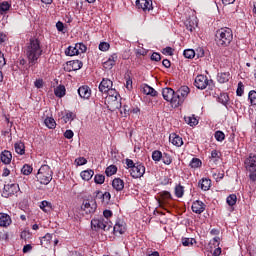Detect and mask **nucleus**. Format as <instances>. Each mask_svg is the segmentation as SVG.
<instances>
[{"label": "nucleus", "mask_w": 256, "mask_h": 256, "mask_svg": "<svg viewBox=\"0 0 256 256\" xmlns=\"http://www.w3.org/2000/svg\"><path fill=\"white\" fill-rule=\"evenodd\" d=\"M245 169L250 173H256V155L251 154L244 161Z\"/></svg>", "instance_id": "9b49d317"}, {"label": "nucleus", "mask_w": 256, "mask_h": 256, "mask_svg": "<svg viewBox=\"0 0 256 256\" xmlns=\"http://www.w3.org/2000/svg\"><path fill=\"white\" fill-rule=\"evenodd\" d=\"M218 101L219 103H222V105H227V103H229V95L225 93L220 94V96L218 97Z\"/></svg>", "instance_id": "13d9d810"}, {"label": "nucleus", "mask_w": 256, "mask_h": 256, "mask_svg": "<svg viewBox=\"0 0 256 256\" xmlns=\"http://www.w3.org/2000/svg\"><path fill=\"white\" fill-rule=\"evenodd\" d=\"M65 54L68 55L69 57H75V55H79L77 52L76 46H69L67 50L65 51Z\"/></svg>", "instance_id": "79ce46f5"}, {"label": "nucleus", "mask_w": 256, "mask_h": 256, "mask_svg": "<svg viewBox=\"0 0 256 256\" xmlns=\"http://www.w3.org/2000/svg\"><path fill=\"white\" fill-rule=\"evenodd\" d=\"M20 188H19V184H6L4 185V189L2 192V196L3 197H12V195H17V193H19Z\"/></svg>", "instance_id": "0eeeda50"}, {"label": "nucleus", "mask_w": 256, "mask_h": 256, "mask_svg": "<svg viewBox=\"0 0 256 256\" xmlns=\"http://www.w3.org/2000/svg\"><path fill=\"white\" fill-rule=\"evenodd\" d=\"M83 67V62L80 60H71L66 63L64 67L65 71L71 73V71H79Z\"/></svg>", "instance_id": "9d476101"}, {"label": "nucleus", "mask_w": 256, "mask_h": 256, "mask_svg": "<svg viewBox=\"0 0 256 256\" xmlns=\"http://www.w3.org/2000/svg\"><path fill=\"white\" fill-rule=\"evenodd\" d=\"M94 175H95V172L91 169L84 170L80 173V176L83 179V181H91Z\"/></svg>", "instance_id": "7c9ffc66"}, {"label": "nucleus", "mask_w": 256, "mask_h": 256, "mask_svg": "<svg viewBox=\"0 0 256 256\" xmlns=\"http://www.w3.org/2000/svg\"><path fill=\"white\" fill-rule=\"evenodd\" d=\"M11 223V216L6 213H0V227H9Z\"/></svg>", "instance_id": "393cba45"}, {"label": "nucleus", "mask_w": 256, "mask_h": 256, "mask_svg": "<svg viewBox=\"0 0 256 256\" xmlns=\"http://www.w3.org/2000/svg\"><path fill=\"white\" fill-rule=\"evenodd\" d=\"M74 46L76 47L78 55H81V53H85V51H87V46L83 43H76Z\"/></svg>", "instance_id": "09e8293b"}, {"label": "nucleus", "mask_w": 256, "mask_h": 256, "mask_svg": "<svg viewBox=\"0 0 256 256\" xmlns=\"http://www.w3.org/2000/svg\"><path fill=\"white\" fill-rule=\"evenodd\" d=\"M105 173L107 175V177H111L113 175H115V173H117V166L115 165H110L106 168Z\"/></svg>", "instance_id": "c03bdc74"}, {"label": "nucleus", "mask_w": 256, "mask_h": 256, "mask_svg": "<svg viewBox=\"0 0 256 256\" xmlns=\"http://www.w3.org/2000/svg\"><path fill=\"white\" fill-rule=\"evenodd\" d=\"M229 79H231L230 72H220L217 74L218 83H228Z\"/></svg>", "instance_id": "a878e982"}, {"label": "nucleus", "mask_w": 256, "mask_h": 256, "mask_svg": "<svg viewBox=\"0 0 256 256\" xmlns=\"http://www.w3.org/2000/svg\"><path fill=\"white\" fill-rule=\"evenodd\" d=\"M81 210L86 213V215H92L97 210V202L95 200H84L81 205Z\"/></svg>", "instance_id": "423d86ee"}, {"label": "nucleus", "mask_w": 256, "mask_h": 256, "mask_svg": "<svg viewBox=\"0 0 256 256\" xmlns=\"http://www.w3.org/2000/svg\"><path fill=\"white\" fill-rule=\"evenodd\" d=\"M33 237V234L29 230H24L20 234V238L24 241H29Z\"/></svg>", "instance_id": "603ef678"}, {"label": "nucleus", "mask_w": 256, "mask_h": 256, "mask_svg": "<svg viewBox=\"0 0 256 256\" xmlns=\"http://www.w3.org/2000/svg\"><path fill=\"white\" fill-rule=\"evenodd\" d=\"M75 119V115L73 112H67L63 117L62 121L63 123H69V121H73Z\"/></svg>", "instance_id": "3c124183"}, {"label": "nucleus", "mask_w": 256, "mask_h": 256, "mask_svg": "<svg viewBox=\"0 0 256 256\" xmlns=\"http://www.w3.org/2000/svg\"><path fill=\"white\" fill-rule=\"evenodd\" d=\"M248 100L250 101V105L255 106L256 105V91L251 90L248 93Z\"/></svg>", "instance_id": "de8ad7c7"}, {"label": "nucleus", "mask_w": 256, "mask_h": 256, "mask_svg": "<svg viewBox=\"0 0 256 256\" xmlns=\"http://www.w3.org/2000/svg\"><path fill=\"white\" fill-rule=\"evenodd\" d=\"M131 109H129L128 105H123V107L120 110L121 115H124V117H127V115L130 114Z\"/></svg>", "instance_id": "680f3d73"}, {"label": "nucleus", "mask_w": 256, "mask_h": 256, "mask_svg": "<svg viewBox=\"0 0 256 256\" xmlns=\"http://www.w3.org/2000/svg\"><path fill=\"white\" fill-rule=\"evenodd\" d=\"M162 97L163 99H165V101L170 103V105L174 107V109H176V107H179V104L181 103L179 96H177L175 90H173L172 88H164L162 90Z\"/></svg>", "instance_id": "20e7f679"}, {"label": "nucleus", "mask_w": 256, "mask_h": 256, "mask_svg": "<svg viewBox=\"0 0 256 256\" xmlns=\"http://www.w3.org/2000/svg\"><path fill=\"white\" fill-rule=\"evenodd\" d=\"M14 149H15V152L18 155H25V143H23V142H16L14 144Z\"/></svg>", "instance_id": "473e14b6"}, {"label": "nucleus", "mask_w": 256, "mask_h": 256, "mask_svg": "<svg viewBox=\"0 0 256 256\" xmlns=\"http://www.w3.org/2000/svg\"><path fill=\"white\" fill-rule=\"evenodd\" d=\"M0 161L4 165H11V161H13V154L9 150H4L0 154Z\"/></svg>", "instance_id": "f3484780"}, {"label": "nucleus", "mask_w": 256, "mask_h": 256, "mask_svg": "<svg viewBox=\"0 0 256 256\" xmlns=\"http://www.w3.org/2000/svg\"><path fill=\"white\" fill-rule=\"evenodd\" d=\"M215 41L218 47H229L233 41V30L229 27L218 29L215 34Z\"/></svg>", "instance_id": "f03ea898"}, {"label": "nucleus", "mask_w": 256, "mask_h": 256, "mask_svg": "<svg viewBox=\"0 0 256 256\" xmlns=\"http://www.w3.org/2000/svg\"><path fill=\"white\" fill-rule=\"evenodd\" d=\"M186 59H193L195 57V50L193 49H186L183 53Z\"/></svg>", "instance_id": "4d7b16f0"}, {"label": "nucleus", "mask_w": 256, "mask_h": 256, "mask_svg": "<svg viewBox=\"0 0 256 256\" xmlns=\"http://www.w3.org/2000/svg\"><path fill=\"white\" fill-rule=\"evenodd\" d=\"M75 163H77L78 166L87 165V159L84 157H79L75 160Z\"/></svg>", "instance_id": "0e129e2a"}, {"label": "nucleus", "mask_w": 256, "mask_h": 256, "mask_svg": "<svg viewBox=\"0 0 256 256\" xmlns=\"http://www.w3.org/2000/svg\"><path fill=\"white\" fill-rule=\"evenodd\" d=\"M163 55H173V48L166 47L162 50Z\"/></svg>", "instance_id": "69168bd1"}, {"label": "nucleus", "mask_w": 256, "mask_h": 256, "mask_svg": "<svg viewBox=\"0 0 256 256\" xmlns=\"http://www.w3.org/2000/svg\"><path fill=\"white\" fill-rule=\"evenodd\" d=\"M142 93H144V95H150V97H157L158 93L156 92V90L153 89V87L144 84L142 86Z\"/></svg>", "instance_id": "bb28decb"}, {"label": "nucleus", "mask_w": 256, "mask_h": 256, "mask_svg": "<svg viewBox=\"0 0 256 256\" xmlns=\"http://www.w3.org/2000/svg\"><path fill=\"white\" fill-rule=\"evenodd\" d=\"M201 165H203V162H201V159H199V158H193L189 164L191 169H199V167H201Z\"/></svg>", "instance_id": "ea45409f"}, {"label": "nucleus", "mask_w": 256, "mask_h": 256, "mask_svg": "<svg viewBox=\"0 0 256 256\" xmlns=\"http://www.w3.org/2000/svg\"><path fill=\"white\" fill-rule=\"evenodd\" d=\"M184 121L187 125H190V127H195V125L199 124V120H197L195 116H185Z\"/></svg>", "instance_id": "72a5a7b5"}, {"label": "nucleus", "mask_w": 256, "mask_h": 256, "mask_svg": "<svg viewBox=\"0 0 256 256\" xmlns=\"http://www.w3.org/2000/svg\"><path fill=\"white\" fill-rule=\"evenodd\" d=\"M226 203L229 205V207H233L234 205H236L237 204V195L230 194L226 199Z\"/></svg>", "instance_id": "a19ab883"}, {"label": "nucleus", "mask_w": 256, "mask_h": 256, "mask_svg": "<svg viewBox=\"0 0 256 256\" xmlns=\"http://www.w3.org/2000/svg\"><path fill=\"white\" fill-rule=\"evenodd\" d=\"M39 207L42 209V211H44V213H51V211H53V204L47 200H43Z\"/></svg>", "instance_id": "c85d7f7f"}, {"label": "nucleus", "mask_w": 256, "mask_h": 256, "mask_svg": "<svg viewBox=\"0 0 256 256\" xmlns=\"http://www.w3.org/2000/svg\"><path fill=\"white\" fill-rule=\"evenodd\" d=\"M106 93L108 94V96L106 97V101H113L114 105L118 107L119 102L117 101V90L110 88L109 91H106Z\"/></svg>", "instance_id": "b1692460"}, {"label": "nucleus", "mask_w": 256, "mask_h": 256, "mask_svg": "<svg viewBox=\"0 0 256 256\" xmlns=\"http://www.w3.org/2000/svg\"><path fill=\"white\" fill-rule=\"evenodd\" d=\"M118 59H119V56L117 55V53H113L112 55L109 56L107 60H104L102 62L103 68L108 70L113 69Z\"/></svg>", "instance_id": "4468645a"}, {"label": "nucleus", "mask_w": 256, "mask_h": 256, "mask_svg": "<svg viewBox=\"0 0 256 256\" xmlns=\"http://www.w3.org/2000/svg\"><path fill=\"white\" fill-rule=\"evenodd\" d=\"M127 231L125 222L118 220L114 225V235H123Z\"/></svg>", "instance_id": "6ab92c4d"}, {"label": "nucleus", "mask_w": 256, "mask_h": 256, "mask_svg": "<svg viewBox=\"0 0 256 256\" xmlns=\"http://www.w3.org/2000/svg\"><path fill=\"white\" fill-rule=\"evenodd\" d=\"M130 115L133 117H139V115H141V109H139V107L132 108L130 110Z\"/></svg>", "instance_id": "e2e57ef3"}, {"label": "nucleus", "mask_w": 256, "mask_h": 256, "mask_svg": "<svg viewBox=\"0 0 256 256\" xmlns=\"http://www.w3.org/2000/svg\"><path fill=\"white\" fill-rule=\"evenodd\" d=\"M111 88H113V81L108 78H103L99 85V91L101 93H107Z\"/></svg>", "instance_id": "a211bd4d"}, {"label": "nucleus", "mask_w": 256, "mask_h": 256, "mask_svg": "<svg viewBox=\"0 0 256 256\" xmlns=\"http://www.w3.org/2000/svg\"><path fill=\"white\" fill-rule=\"evenodd\" d=\"M174 194L178 199H181L183 195H185V187L180 184L176 185L174 189Z\"/></svg>", "instance_id": "f704fd0d"}, {"label": "nucleus", "mask_w": 256, "mask_h": 256, "mask_svg": "<svg viewBox=\"0 0 256 256\" xmlns=\"http://www.w3.org/2000/svg\"><path fill=\"white\" fill-rule=\"evenodd\" d=\"M206 208L207 205H205V203H203L201 200L194 201L191 207L193 213H196V215H201V213H203Z\"/></svg>", "instance_id": "dca6fc26"}, {"label": "nucleus", "mask_w": 256, "mask_h": 256, "mask_svg": "<svg viewBox=\"0 0 256 256\" xmlns=\"http://www.w3.org/2000/svg\"><path fill=\"white\" fill-rule=\"evenodd\" d=\"M112 217H113V211L111 210L103 211V219H105V221H111Z\"/></svg>", "instance_id": "052dcab7"}, {"label": "nucleus", "mask_w": 256, "mask_h": 256, "mask_svg": "<svg viewBox=\"0 0 256 256\" xmlns=\"http://www.w3.org/2000/svg\"><path fill=\"white\" fill-rule=\"evenodd\" d=\"M44 123L46 127H48V129H55V127H57V123L55 122V119H53L52 117H47L44 120Z\"/></svg>", "instance_id": "58836bf2"}, {"label": "nucleus", "mask_w": 256, "mask_h": 256, "mask_svg": "<svg viewBox=\"0 0 256 256\" xmlns=\"http://www.w3.org/2000/svg\"><path fill=\"white\" fill-rule=\"evenodd\" d=\"M171 201H173V195L169 191L160 192V206L167 207V205H171Z\"/></svg>", "instance_id": "ddd939ff"}, {"label": "nucleus", "mask_w": 256, "mask_h": 256, "mask_svg": "<svg viewBox=\"0 0 256 256\" xmlns=\"http://www.w3.org/2000/svg\"><path fill=\"white\" fill-rule=\"evenodd\" d=\"M112 187L115 191H123L125 189V181L121 178H114L112 180Z\"/></svg>", "instance_id": "5701e85b"}, {"label": "nucleus", "mask_w": 256, "mask_h": 256, "mask_svg": "<svg viewBox=\"0 0 256 256\" xmlns=\"http://www.w3.org/2000/svg\"><path fill=\"white\" fill-rule=\"evenodd\" d=\"M243 93H245V85L243 84V82H238L236 95L238 97H243Z\"/></svg>", "instance_id": "8fccbe9b"}, {"label": "nucleus", "mask_w": 256, "mask_h": 256, "mask_svg": "<svg viewBox=\"0 0 256 256\" xmlns=\"http://www.w3.org/2000/svg\"><path fill=\"white\" fill-rule=\"evenodd\" d=\"M24 55L28 61V64L32 67L39 63V59L43 55V46L41 41L37 38H31L24 47Z\"/></svg>", "instance_id": "f257e3e1"}, {"label": "nucleus", "mask_w": 256, "mask_h": 256, "mask_svg": "<svg viewBox=\"0 0 256 256\" xmlns=\"http://www.w3.org/2000/svg\"><path fill=\"white\" fill-rule=\"evenodd\" d=\"M199 187L202 191H209V189H211V179L202 178L199 181Z\"/></svg>", "instance_id": "cd10ccee"}, {"label": "nucleus", "mask_w": 256, "mask_h": 256, "mask_svg": "<svg viewBox=\"0 0 256 256\" xmlns=\"http://www.w3.org/2000/svg\"><path fill=\"white\" fill-rule=\"evenodd\" d=\"M152 159L156 162L159 163L161 159H163V153L159 150H155L152 152Z\"/></svg>", "instance_id": "37998d69"}, {"label": "nucleus", "mask_w": 256, "mask_h": 256, "mask_svg": "<svg viewBox=\"0 0 256 256\" xmlns=\"http://www.w3.org/2000/svg\"><path fill=\"white\" fill-rule=\"evenodd\" d=\"M113 226V223L111 221L105 220V218H94L91 220V227L94 229V231H99V229H102L103 231H109L111 227Z\"/></svg>", "instance_id": "39448f33"}, {"label": "nucleus", "mask_w": 256, "mask_h": 256, "mask_svg": "<svg viewBox=\"0 0 256 256\" xmlns=\"http://www.w3.org/2000/svg\"><path fill=\"white\" fill-rule=\"evenodd\" d=\"M137 9H141L144 13L148 11H152L153 9V1L151 0H136Z\"/></svg>", "instance_id": "f8f14e48"}, {"label": "nucleus", "mask_w": 256, "mask_h": 256, "mask_svg": "<svg viewBox=\"0 0 256 256\" xmlns=\"http://www.w3.org/2000/svg\"><path fill=\"white\" fill-rule=\"evenodd\" d=\"M214 138L216 139V141H218L219 143H223V141H225V133H223V131L218 130L214 133Z\"/></svg>", "instance_id": "a18cd8bd"}, {"label": "nucleus", "mask_w": 256, "mask_h": 256, "mask_svg": "<svg viewBox=\"0 0 256 256\" xmlns=\"http://www.w3.org/2000/svg\"><path fill=\"white\" fill-rule=\"evenodd\" d=\"M94 182L97 185H103V183H105V176L103 174H96L94 176Z\"/></svg>", "instance_id": "864d4df0"}, {"label": "nucleus", "mask_w": 256, "mask_h": 256, "mask_svg": "<svg viewBox=\"0 0 256 256\" xmlns=\"http://www.w3.org/2000/svg\"><path fill=\"white\" fill-rule=\"evenodd\" d=\"M36 179L41 185H49L53 181V170L49 165H42L36 174Z\"/></svg>", "instance_id": "7ed1b4c3"}, {"label": "nucleus", "mask_w": 256, "mask_h": 256, "mask_svg": "<svg viewBox=\"0 0 256 256\" xmlns=\"http://www.w3.org/2000/svg\"><path fill=\"white\" fill-rule=\"evenodd\" d=\"M189 93H191V89H189L188 86H182L180 89L176 92V97L180 99L179 107L185 103V99L189 96Z\"/></svg>", "instance_id": "1a4fd4ad"}, {"label": "nucleus", "mask_w": 256, "mask_h": 256, "mask_svg": "<svg viewBox=\"0 0 256 256\" xmlns=\"http://www.w3.org/2000/svg\"><path fill=\"white\" fill-rule=\"evenodd\" d=\"M27 60H25L24 58H20L17 61V67L18 69H20V71H25L27 69Z\"/></svg>", "instance_id": "49530a36"}, {"label": "nucleus", "mask_w": 256, "mask_h": 256, "mask_svg": "<svg viewBox=\"0 0 256 256\" xmlns=\"http://www.w3.org/2000/svg\"><path fill=\"white\" fill-rule=\"evenodd\" d=\"M162 161L164 165H171V163H173V158H171V155L164 153L162 155Z\"/></svg>", "instance_id": "5fc2aeb1"}, {"label": "nucleus", "mask_w": 256, "mask_h": 256, "mask_svg": "<svg viewBox=\"0 0 256 256\" xmlns=\"http://www.w3.org/2000/svg\"><path fill=\"white\" fill-rule=\"evenodd\" d=\"M169 142L172 143L174 147H183V138L176 133L170 134Z\"/></svg>", "instance_id": "aec40b11"}, {"label": "nucleus", "mask_w": 256, "mask_h": 256, "mask_svg": "<svg viewBox=\"0 0 256 256\" xmlns=\"http://www.w3.org/2000/svg\"><path fill=\"white\" fill-rule=\"evenodd\" d=\"M11 9V3L7 1L0 2V15H5Z\"/></svg>", "instance_id": "e433bc0d"}, {"label": "nucleus", "mask_w": 256, "mask_h": 256, "mask_svg": "<svg viewBox=\"0 0 256 256\" xmlns=\"http://www.w3.org/2000/svg\"><path fill=\"white\" fill-rule=\"evenodd\" d=\"M221 243V238L219 237H214L212 240H210L208 247L210 251H213V249H217Z\"/></svg>", "instance_id": "c9c22d12"}, {"label": "nucleus", "mask_w": 256, "mask_h": 256, "mask_svg": "<svg viewBox=\"0 0 256 256\" xmlns=\"http://www.w3.org/2000/svg\"><path fill=\"white\" fill-rule=\"evenodd\" d=\"M78 94L81 99H90L91 98V88L89 86H81L78 89Z\"/></svg>", "instance_id": "4be33fe9"}, {"label": "nucleus", "mask_w": 256, "mask_h": 256, "mask_svg": "<svg viewBox=\"0 0 256 256\" xmlns=\"http://www.w3.org/2000/svg\"><path fill=\"white\" fill-rule=\"evenodd\" d=\"M194 85L197 87V89H207V85H209V79H207V76L205 75H198L195 78Z\"/></svg>", "instance_id": "2eb2a0df"}, {"label": "nucleus", "mask_w": 256, "mask_h": 256, "mask_svg": "<svg viewBox=\"0 0 256 256\" xmlns=\"http://www.w3.org/2000/svg\"><path fill=\"white\" fill-rule=\"evenodd\" d=\"M98 49L103 52L109 51V49H111V44L108 42H100Z\"/></svg>", "instance_id": "bf43d9fd"}, {"label": "nucleus", "mask_w": 256, "mask_h": 256, "mask_svg": "<svg viewBox=\"0 0 256 256\" xmlns=\"http://www.w3.org/2000/svg\"><path fill=\"white\" fill-rule=\"evenodd\" d=\"M184 25L188 31H195V27H197V17L192 16L189 17L185 22Z\"/></svg>", "instance_id": "412c9836"}, {"label": "nucleus", "mask_w": 256, "mask_h": 256, "mask_svg": "<svg viewBox=\"0 0 256 256\" xmlns=\"http://www.w3.org/2000/svg\"><path fill=\"white\" fill-rule=\"evenodd\" d=\"M67 93V89H65L64 85H59L54 89V94L61 99L62 97H65V94Z\"/></svg>", "instance_id": "2f4dec72"}, {"label": "nucleus", "mask_w": 256, "mask_h": 256, "mask_svg": "<svg viewBox=\"0 0 256 256\" xmlns=\"http://www.w3.org/2000/svg\"><path fill=\"white\" fill-rule=\"evenodd\" d=\"M181 241L183 247H193V245L197 243V240H195L194 238H182Z\"/></svg>", "instance_id": "4c0bfd02"}, {"label": "nucleus", "mask_w": 256, "mask_h": 256, "mask_svg": "<svg viewBox=\"0 0 256 256\" xmlns=\"http://www.w3.org/2000/svg\"><path fill=\"white\" fill-rule=\"evenodd\" d=\"M75 134L72 132V130H66L65 131V133H64V137L66 138V139H73V136H74Z\"/></svg>", "instance_id": "338daca9"}, {"label": "nucleus", "mask_w": 256, "mask_h": 256, "mask_svg": "<svg viewBox=\"0 0 256 256\" xmlns=\"http://www.w3.org/2000/svg\"><path fill=\"white\" fill-rule=\"evenodd\" d=\"M21 173H23V175H31V173H33V167H31L29 164H26L21 169Z\"/></svg>", "instance_id": "6e6d98bb"}, {"label": "nucleus", "mask_w": 256, "mask_h": 256, "mask_svg": "<svg viewBox=\"0 0 256 256\" xmlns=\"http://www.w3.org/2000/svg\"><path fill=\"white\" fill-rule=\"evenodd\" d=\"M51 241H53V234L47 233L44 237H42L41 245L47 249V247H51Z\"/></svg>", "instance_id": "c756f323"}, {"label": "nucleus", "mask_w": 256, "mask_h": 256, "mask_svg": "<svg viewBox=\"0 0 256 256\" xmlns=\"http://www.w3.org/2000/svg\"><path fill=\"white\" fill-rule=\"evenodd\" d=\"M160 59H161V54H159V53H157V52H154V53L151 55V60H152V61L158 62Z\"/></svg>", "instance_id": "774afa93"}, {"label": "nucleus", "mask_w": 256, "mask_h": 256, "mask_svg": "<svg viewBox=\"0 0 256 256\" xmlns=\"http://www.w3.org/2000/svg\"><path fill=\"white\" fill-rule=\"evenodd\" d=\"M131 177L133 179H141L145 175V166L141 163H137L135 167L130 170Z\"/></svg>", "instance_id": "6e6552de"}]
</instances>
